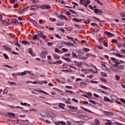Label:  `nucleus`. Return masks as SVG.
I'll use <instances>...</instances> for the list:
<instances>
[{"label": "nucleus", "instance_id": "f257e3e1", "mask_svg": "<svg viewBox=\"0 0 125 125\" xmlns=\"http://www.w3.org/2000/svg\"><path fill=\"white\" fill-rule=\"evenodd\" d=\"M62 43H64V44H65V45H67V46H70L71 47H74V46H75L74 43L70 42L63 41L62 42Z\"/></svg>", "mask_w": 125, "mask_h": 125}, {"label": "nucleus", "instance_id": "f03ea898", "mask_svg": "<svg viewBox=\"0 0 125 125\" xmlns=\"http://www.w3.org/2000/svg\"><path fill=\"white\" fill-rule=\"evenodd\" d=\"M110 59L111 60H112V61H113V62H114V63H115V64H114L115 66H119L118 65H120V64H121L120 62H118L119 61V60H117V59L115 58L111 57Z\"/></svg>", "mask_w": 125, "mask_h": 125}, {"label": "nucleus", "instance_id": "7ed1b4c3", "mask_svg": "<svg viewBox=\"0 0 125 125\" xmlns=\"http://www.w3.org/2000/svg\"><path fill=\"white\" fill-rule=\"evenodd\" d=\"M30 73L31 72L29 71H25L21 73L18 72L16 73V75H21V76H25V75H27V74H30Z\"/></svg>", "mask_w": 125, "mask_h": 125}, {"label": "nucleus", "instance_id": "20e7f679", "mask_svg": "<svg viewBox=\"0 0 125 125\" xmlns=\"http://www.w3.org/2000/svg\"><path fill=\"white\" fill-rule=\"evenodd\" d=\"M38 35L39 37H41L42 39H45V38H46V36H45L42 31H38Z\"/></svg>", "mask_w": 125, "mask_h": 125}, {"label": "nucleus", "instance_id": "39448f33", "mask_svg": "<svg viewBox=\"0 0 125 125\" xmlns=\"http://www.w3.org/2000/svg\"><path fill=\"white\" fill-rule=\"evenodd\" d=\"M103 113L104 114H105L106 116H113V115H114V113L113 112L109 111H104Z\"/></svg>", "mask_w": 125, "mask_h": 125}, {"label": "nucleus", "instance_id": "423d86ee", "mask_svg": "<svg viewBox=\"0 0 125 125\" xmlns=\"http://www.w3.org/2000/svg\"><path fill=\"white\" fill-rule=\"evenodd\" d=\"M8 107H10V108H12V109H24V108L22 107H20L19 106H12L10 105H8Z\"/></svg>", "mask_w": 125, "mask_h": 125}, {"label": "nucleus", "instance_id": "0eeeda50", "mask_svg": "<svg viewBox=\"0 0 125 125\" xmlns=\"http://www.w3.org/2000/svg\"><path fill=\"white\" fill-rule=\"evenodd\" d=\"M111 70L114 71V72H117V71H119V66L115 65L111 67Z\"/></svg>", "mask_w": 125, "mask_h": 125}, {"label": "nucleus", "instance_id": "6e6552de", "mask_svg": "<svg viewBox=\"0 0 125 125\" xmlns=\"http://www.w3.org/2000/svg\"><path fill=\"white\" fill-rule=\"evenodd\" d=\"M39 7H40L39 5H32L31 8L33 9V10L37 11L39 9Z\"/></svg>", "mask_w": 125, "mask_h": 125}, {"label": "nucleus", "instance_id": "1a4fd4ad", "mask_svg": "<svg viewBox=\"0 0 125 125\" xmlns=\"http://www.w3.org/2000/svg\"><path fill=\"white\" fill-rule=\"evenodd\" d=\"M65 106H66V104L63 103H59L58 104V107L59 108H62V109H65Z\"/></svg>", "mask_w": 125, "mask_h": 125}, {"label": "nucleus", "instance_id": "9d476101", "mask_svg": "<svg viewBox=\"0 0 125 125\" xmlns=\"http://www.w3.org/2000/svg\"><path fill=\"white\" fill-rule=\"evenodd\" d=\"M7 114L8 117H10V118H14L15 119V117H16V115L14 113L8 112Z\"/></svg>", "mask_w": 125, "mask_h": 125}, {"label": "nucleus", "instance_id": "9b49d317", "mask_svg": "<svg viewBox=\"0 0 125 125\" xmlns=\"http://www.w3.org/2000/svg\"><path fill=\"white\" fill-rule=\"evenodd\" d=\"M87 85V84L84 82H81L80 83V86L81 87L83 88V87H86Z\"/></svg>", "mask_w": 125, "mask_h": 125}, {"label": "nucleus", "instance_id": "f8f14e48", "mask_svg": "<svg viewBox=\"0 0 125 125\" xmlns=\"http://www.w3.org/2000/svg\"><path fill=\"white\" fill-rule=\"evenodd\" d=\"M105 35H107V37H114V34L108 31L104 32Z\"/></svg>", "mask_w": 125, "mask_h": 125}, {"label": "nucleus", "instance_id": "ddd939ff", "mask_svg": "<svg viewBox=\"0 0 125 125\" xmlns=\"http://www.w3.org/2000/svg\"><path fill=\"white\" fill-rule=\"evenodd\" d=\"M61 19H65L66 21H68V18L65 16L63 15V14H61L58 16Z\"/></svg>", "mask_w": 125, "mask_h": 125}, {"label": "nucleus", "instance_id": "4468645a", "mask_svg": "<svg viewBox=\"0 0 125 125\" xmlns=\"http://www.w3.org/2000/svg\"><path fill=\"white\" fill-rule=\"evenodd\" d=\"M47 51H43L42 52V56L43 58H46L45 56L46 55H47Z\"/></svg>", "mask_w": 125, "mask_h": 125}, {"label": "nucleus", "instance_id": "2eb2a0df", "mask_svg": "<svg viewBox=\"0 0 125 125\" xmlns=\"http://www.w3.org/2000/svg\"><path fill=\"white\" fill-rule=\"evenodd\" d=\"M19 21L17 19H13L11 21V23L13 24H18Z\"/></svg>", "mask_w": 125, "mask_h": 125}, {"label": "nucleus", "instance_id": "dca6fc26", "mask_svg": "<svg viewBox=\"0 0 125 125\" xmlns=\"http://www.w3.org/2000/svg\"><path fill=\"white\" fill-rule=\"evenodd\" d=\"M81 109H82L84 111H86V112H88V113H92V111H90V110L86 109L83 106H81Z\"/></svg>", "mask_w": 125, "mask_h": 125}, {"label": "nucleus", "instance_id": "f3484780", "mask_svg": "<svg viewBox=\"0 0 125 125\" xmlns=\"http://www.w3.org/2000/svg\"><path fill=\"white\" fill-rule=\"evenodd\" d=\"M21 43H22V44H24V45H26V44H31V43H30V42H28V41H21Z\"/></svg>", "mask_w": 125, "mask_h": 125}, {"label": "nucleus", "instance_id": "a211bd4d", "mask_svg": "<svg viewBox=\"0 0 125 125\" xmlns=\"http://www.w3.org/2000/svg\"><path fill=\"white\" fill-rule=\"evenodd\" d=\"M29 20L30 22L32 23V24H34V25H35V26H37V25H38V23H37V22H36L35 20H34L33 19H30Z\"/></svg>", "mask_w": 125, "mask_h": 125}, {"label": "nucleus", "instance_id": "6ab92c4d", "mask_svg": "<svg viewBox=\"0 0 125 125\" xmlns=\"http://www.w3.org/2000/svg\"><path fill=\"white\" fill-rule=\"evenodd\" d=\"M73 21H75V22H82L83 20L82 19H78V18H74L73 19Z\"/></svg>", "mask_w": 125, "mask_h": 125}, {"label": "nucleus", "instance_id": "aec40b11", "mask_svg": "<svg viewBox=\"0 0 125 125\" xmlns=\"http://www.w3.org/2000/svg\"><path fill=\"white\" fill-rule=\"evenodd\" d=\"M72 57L73 58H78V56L77 55V54H76V53L73 52H72Z\"/></svg>", "mask_w": 125, "mask_h": 125}, {"label": "nucleus", "instance_id": "412c9836", "mask_svg": "<svg viewBox=\"0 0 125 125\" xmlns=\"http://www.w3.org/2000/svg\"><path fill=\"white\" fill-rule=\"evenodd\" d=\"M62 59H64L65 61H67V62H71V59L68 58H65L64 57H62Z\"/></svg>", "mask_w": 125, "mask_h": 125}, {"label": "nucleus", "instance_id": "4be33fe9", "mask_svg": "<svg viewBox=\"0 0 125 125\" xmlns=\"http://www.w3.org/2000/svg\"><path fill=\"white\" fill-rule=\"evenodd\" d=\"M1 21V23L2 24H3V25H4L5 26H7V25H8V23L7 22V21H3L2 20Z\"/></svg>", "mask_w": 125, "mask_h": 125}, {"label": "nucleus", "instance_id": "5701e85b", "mask_svg": "<svg viewBox=\"0 0 125 125\" xmlns=\"http://www.w3.org/2000/svg\"><path fill=\"white\" fill-rule=\"evenodd\" d=\"M100 87H101V88H104L105 90H106V89H108V87L102 85V84H100L99 85Z\"/></svg>", "mask_w": 125, "mask_h": 125}, {"label": "nucleus", "instance_id": "b1692460", "mask_svg": "<svg viewBox=\"0 0 125 125\" xmlns=\"http://www.w3.org/2000/svg\"><path fill=\"white\" fill-rule=\"evenodd\" d=\"M74 63H75V66H77V67H80L81 66V63L79 62H77L76 61H74Z\"/></svg>", "mask_w": 125, "mask_h": 125}, {"label": "nucleus", "instance_id": "393cba45", "mask_svg": "<svg viewBox=\"0 0 125 125\" xmlns=\"http://www.w3.org/2000/svg\"><path fill=\"white\" fill-rule=\"evenodd\" d=\"M3 47L5 48V49H6V50H9L10 51L11 50V48H10L8 46L5 45L3 46Z\"/></svg>", "mask_w": 125, "mask_h": 125}, {"label": "nucleus", "instance_id": "a878e982", "mask_svg": "<svg viewBox=\"0 0 125 125\" xmlns=\"http://www.w3.org/2000/svg\"><path fill=\"white\" fill-rule=\"evenodd\" d=\"M86 2V0H80V4L83 5L84 3Z\"/></svg>", "mask_w": 125, "mask_h": 125}, {"label": "nucleus", "instance_id": "bb28decb", "mask_svg": "<svg viewBox=\"0 0 125 125\" xmlns=\"http://www.w3.org/2000/svg\"><path fill=\"white\" fill-rule=\"evenodd\" d=\"M90 21H91V20H90V19H88L84 21V23L85 24H89L90 23Z\"/></svg>", "mask_w": 125, "mask_h": 125}, {"label": "nucleus", "instance_id": "cd10ccee", "mask_svg": "<svg viewBox=\"0 0 125 125\" xmlns=\"http://www.w3.org/2000/svg\"><path fill=\"white\" fill-rule=\"evenodd\" d=\"M104 101H106L107 102H111V100H110V99H109V98L107 97H104Z\"/></svg>", "mask_w": 125, "mask_h": 125}, {"label": "nucleus", "instance_id": "c85d7f7f", "mask_svg": "<svg viewBox=\"0 0 125 125\" xmlns=\"http://www.w3.org/2000/svg\"><path fill=\"white\" fill-rule=\"evenodd\" d=\"M29 8H30V6H27L22 9H23V11H24V12H26V11H28V10H29Z\"/></svg>", "mask_w": 125, "mask_h": 125}, {"label": "nucleus", "instance_id": "c756f323", "mask_svg": "<svg viewBox=\"0 0 125 125\" xmlns=\"http://www.w3.org/2000/svg\"><path fill=\"white\" fill-rule=\"evenodd\" d=\"M124 69H125V66L124 65L118 66V70H124Z\"/></svg>", "mask_w": 125, "mask_h": 125}, {"label": "nucleus", "instance_id": "7c9ffc66", "mask_svg": "<svg viewBox=\"0 0 125 125\" xmlns=\"http://www.w3.org/2000/svg\"><path fill=\"white\" fill-rule=\"evenodd\" d=\"M65 93H70V94H73L74 93V92L71 90H65Z\"/></svg>", "mask_w": 125, "mask_h": 125}, {"label": "nucleus", "instance_id": "2f4dec72", "mask_svg": "<svg viewBox=\"0 0 125 125\" xmlns=\"http://www.w3.org/2000/svg\"><path fill=\"white\" fill-rule=\"evenodd\" d=\"M8 83L10 84H11L12 85H17V83H16L15 82H12L9 81Z\"/></svg>", "mask_w": 125, "mask_h": 125}, {"label": "nucleus", "instance_id": "473e14b6", "mask_svg": "<svg viewBox=\"0 0 125 125\" xmlns=\"http://www.w3.org/2000/svg\"><path fill=\"white\" fill-rule=\"evenodd\" d=\"M115 56H117V57H119L120 58H122V57H123V55H122L119 53H115Z\"/></svg>", "mask_w": 125, "mask_h": 125}, {"label": "nucleus", "instance_id": "72a5a7b5", "mask_svg": "<svg viewBox=\"0 0 125 125\" xmlns=\"http://www.w3.org/2000/svg\"><path fill=\"white\" fill-rule=\"evenodd\" d=\"M101 82H103V83H107V80L104 78H100Z\"/></svg>", "mask_w": 125, "mask_h": 125}, {"label": "nucleus", "instance_id": "f704fd0d", "mask_svg": "<svg viewBox=\"0 0 125 125\" xmlns=\"http://www.w3.org/2000/svg\"><path fill=\"white\" fill-rule=\"evenodd\" d=\"M37 92H41V93H44V94H47V95H48V93H46V92H45L43 90H39L37 91Z\"/></svg>", "mask_w": 125, "mask_h": 125}, {"label": "nucleus", "instance_id": "c9c22d12", "mask_svg": "<svg viewBox=\"0 0 125 125\" xmlns=\"http://www.w3.org/2000/svg\"><path fill=\"white\" fill-rule=\"evenodd\" d=\"M45 8L46 9H51V7H50L49 4L45 5Z\"/></svg>", "mask_w": 125, "mask_h": 125}, {"label": "nucleus", "instance_id": "e433bc0d", "mask_svg": "<svg viewBox=\"0 0 125 125\" xmlns=\"http://www.w3.org/2000/svg\"><path fill=\"white\" fill-rule=\"evenodd\" d=\"M95 1H96L98 3V4H99L100 5H103V3L100 1L99 0H95Z\"/></svg>", "mask_w": 125, "mask_h": 125}, {"label": "nucleus", "instance_id": "4c0bfd02", "mask_svg": "<svg viewBox=\"0 0 125 125\" xmlns=\"http://www.w3.org/2000/svg\"><path fill=\"white\" fill-rule=\"evenodd\" d=\"M53 88V89H55V90L57 91V92H60V93H61V92H63V91H62L61 90H60L59 89H57L56 88Z\"/></svg>", "mask_w": 125, "mask_h": 125}, {"label": "nucleus", "instance_id": "58836bf2", "mask_svg": "<svg viewBox=\"0 0 125 125\" xmlns=\"http://www.w3.org/2000/svg\"><path fill=\"white\" fill-rule=\"evenodd\" d=\"M92 18L93 19H96V20H98V21H100L101 22V23L102 22V21H101V20H100V19L98 18H97L96 17L93 16Z\"/></svg>", "mask_w": 125, "mask_h": 125}, {"label": "nucleus", "instance_id": "ea45409f", "mask_svg": "<svg viewBox=\"0 0 125 125\" xmlns=\"http://www.w3.org/2000/svg\"><path fill=\"white\" fill-rule=\"evenodd\" d=\"M115 79L116 80L118 81V82H119L120 81V80H121V78L120 77V76H119V75H115Z\"/></svg>", "mask_w": 125, "mask_h": 125}, {"label": "nucleus", "instance_id": "a19ab883", "mask_svg": "<svg viewBox=\"0 0 125 125\" xmlns=\"http://www.w3.org/2000/svg\"><path fill=\"white\" fill-rule=\"evenodd\" d=\"M90 83H94V84H95V83L96 84H98V83H99L98 81H92V80L90 81Z\"/></svg>", "mask_w": 125, "mask_h": 125}, {"label": "nucleus", "instance_id": "79ce46f5", "mask_svg": "<svg viewBox=\"0 0 125 125\" xmlns=\"http://www.w3.org/2000/svg\"><path fill=\"white\" fill-rule=\"evenodd\" d=\"M49 19L52 22H56V19L55 18H50Z\"/></svg>", "mask_w": 125, "mask_h": 125}, {"label": "nucleus", "instance_id": "37998d69", "mask_svg": "<svg viewBox=\"0 0 125 125\" xmlns=\"http://www.w3.org/2000/svg\"><path fill=\"white\" fill-rule=\"evenodd\" d=\"M54 57L55 59H59L60 58V57L56 54H54Z\"/></svg>", "mask_w": 125, "mask_h": 125}, {"label": "nucleus", "instance_id": "c03bdc74", "mask_svg": "<svg viewBox=\"0 0 125 125\" xmlns=\"http://www.w3.org/2000/svg\"><path fill=\"white\" fill-rule=\"evenodd\" d=\"M66 39H67V40H71V41H74V38L73 37H71L70 36H66Z\"/></svg>", "mask_w": 125, "mask_h": 125}, {"label": "nucleus", "instance_id": "a18cd8bd", "mask_svg": "<svg viewBox=\"0 0 125 125\" xmlns=\"http://www.w3.org/2000/svg\"><path fill=\"white\" fill-rule=\"evenodd\" d=\"M59 124H60V125H66V123L64 122L63 121H59Z\"/></svg>", "mask_w": 125, "mask_h": 125}, {"label": "nucleus", "instance_id": "49530a36", "mask_svg": "<svg viewBox=\"0 0 125 125\" xmlns=\"http://www.w3.org/2000/svg\"><path fill=\"white\" fill-rule=\"evenodd\" d=\"M75 123H77V124H83L84 123V122H83V121H74Z\"/></svg>", "mask_w": 125, "mask_h": 125}, {"label": "nucleus", "instance_id": "de8ad7c7", "mask_svg": "<svg viewBox=\"0 0 125 125\" xmlns=\"http://www.w3.org/2000/svg\"><path fill=\"white\" fill-rule=\"evenodd\" d=\"M101 75L103 77H107V74L105 72H102Z\"/></svg>", "mask_w": 125, "mask_h": 125}, {"label": "nucleus", "instance_id": "09e8293b", "mask_svg": "<svg viewBox=\"0 0 125 125\" xmlns=\"http://www.w3.org/2000/svg\"><path fill=\"white\" fill-rule=\"evenodd\" d=\"M62 50L63 51V52H67V51H69V49L64 48H63Z\"/></svg>", "mask_w": 125, "mask_h": 125}, {"label": "nucleus", "instance_id": "8fccbe9b", "mask_svg": "<svg viewBox=\"0 0 125 125\" xmlns=\"http://www.w3.org/2000/svg\"><path fill=\"white\" fill-rule=\"evenodd\" d=\"M40 7L41 9H45V6L44 5H40Z\"/></svg>", "mask_w": 125, "mask_h": 125}, {"label": "nucleus", "instance_id": "3c124183", "mask_svg": "<svg viewBox=\"0 0 125 125\" xmlns=\"http://www.w3.org/2000/svg\"><path fill=\"white\" fill-rule=\"evenodd\" d=\"M58 26H63L64 25V23L63 22H59L57 24Z\"/></svg>", "mask_w": 125, "mask_h": 125}, {"label": "nucleus", "instance_id": "603ef678", "mask_svg": "<svg viewBox=\"0 0 125 125\" xmlns=\"http://www.w3.org/2000/svg\"><path fill=\"white\" fill-rule=\"evenodd\" d=\"M55 36L56 38H57V39H60V40H61L62 38L59 35L55 34Z\"/></svg>", "mask_w": 125, "mask_h": 125}, {"label": "nucleus", "instance_id": "864d4df0", "mask_svg": "<svg viewBox=\"0 0 125 125\" xmlns=\"http://www.w3.org/2000/svg\"><path fill=\"white\" fill-rule=\"evenodd\" d=\"M108 122L109 123H105V125H113V124L111 123V121L108 120Z\"/></svg>", "mask_w": 125, "mask_h": 125}, {"label": "nucleus", "instance_id": "5fc2aeb1", "mask_svg": "<svg viewBox=\"0 0 125 125\" xmlns=\"http://www.w3.org/2000/svg\"><path fill=\"white\" fill-rule=\"evenodd\" d=\"M103 43L105 47H108V43L107 42H104Z\"/></svg>", "mask_w": 125, "mask_h": 125}, {"label": "nucleus", "instance_id": "6e6d98bb", "mask_svg": "<svg viewBox=\"0 0 125 125\" xmlns=\"http://www.w3.org/2000/svg\"><path fill=\"white\" fill-rule=\"evenodd\" d=\"M103 41V37H101L99 39V42H101V43H102Z\"/></svg>", "mask_w": 125, "mask_h": 125}, {"label": "nucleus", "instance_id": "4d7b16f0", "mask_svg": "<svg viewBox=\"0 0 125 125\" xmlns=\"http://www.w3.org/2000/svg\"><path fill=\"white\" fill-rule=\"evenodd\" d=\"M15 45H16V46H18V47H21V44H20L18 42L15 43Z\"/></svg>", "mask_w": 125, "mask_h": 125}, {"label": "nucleus", "instance_id": "13d9d810", "mask_svg": "<svg viewBox=\"0 0 125 125\" xmlns=\"http://www.w3.org/2000/svg\"><path fill=\"white\" fill-rule=\"evenodd\" d=\"M69 10L71 12H72V13H73V14H77V12L71 9H69Z\"/></svg>", "mask_w": 125, "mask_h": 125}, {"label": "nucleus", "instance_id": "bf43d9fd", "mask_svg": "<svg viewBox=\"0 0 125 125\" xmlns=\"http://www.w3.org/2000/svg\"><path fill=\"white\" fill-rule=\"evenodd\" d=\"M99 9L96 8L94 10V12L96 13V14H98Z\"/></svg>", "mask_w": 125, "mask_h": 125}, {"label": "nucleus", "instance_id": "052dcab7", "mask_svg": "<svg viewBox=\"0 0 125 125\" xmlns=\"http://www.w3.org/2000/svg\"><path fill=\"white\" fill-rule=\"evenodd\" d=\"M3 56L5 58V59H8V56L6 54H4Z\"/></svg>", "mask_w": 125, "mask_h": 125}, {"label": "nucleus", "instance_id": "680f3d73", "mask_svg": "<svg viewBox=\"0 0 125 125\" xmlns=\"http://www.w3.org/2000/svg\"><path fill=\"white\" fill-rule=\"evenodd\" d=\"M121 17H125V13L122 12L120 14Z\"/></svg>", "mask_w": 125, "mask_h": 125}, {"label": "nucleus", "instance_id": "e2e57ef3", "mask_svg": "<svg viewBox=\"0 0 125 125\" xmlns=\"http://www.w3.org/2000/svg\"><path fill=\"white\" fill-rule=\"evenodd\" d=\"M121 85L122 87H123V88L125 89V83H121Z\"/></svg>", "mask_w": 125, "mask_h": 125}, {"label": "nucleus", "instance_id": "0e129e2a", "mask_svg": "<svg viewBox=\"0 0 125 125\" xmlns=\"http://www.w3.org/2000/svg\"><path fill=\"white\" fill-rule=\"evenodd\" d=\"M8 91L7 90V89H4L3 91V93H4V94H5L6 93H7Z\"/></svg>", "mask_w": 125, "mask_h": 125}, {"label": "nucleus", "instance_id": "69168bd1", "mask_svg": "<svg viewBox=\"0 0 125 125\" xmlns=\"http://www.w3.org/2000/svg\"><path fill=\"white\" fill-rule=\"evenodd\" d=\"M98 13L99 14H102L103 13V11H102V10L99 9V12Z\"/></svg>", "mask_w": 125, "mask_h": 125}, {"label": "nucleus", "instance_id": "338daca9", "mask_svg": "<svg viewBox=\"0 0 125 125\" xmlns=\"http://www.w3.org/2000/svg\"><path fill=\"white\" fill-rule=\"evenodd\" d=\"M94 76L93 74H90L89 75L88 77L89 78V79H92V78H93Z\"/></svg>", "mask_w": 125, "mask_h": 125}, {"label": "nucleus", "instance_id": "774afa93", "mask_svg": "<svg viewBox=\"0 0 125 125\" xmlns=\"http://www.w3.org/2000/svg\"><path fill=\"white\" fill-rule=\"evenodd\" d=\"M120 100H121V102H122V103L125 104V100L124 99L121 98Z\"/></svg>", "mask_w": 125, "mask_h": 125}]
</instances>
